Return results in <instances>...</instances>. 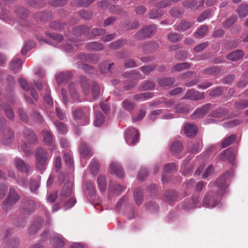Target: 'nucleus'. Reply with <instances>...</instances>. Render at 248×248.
I'll return each mask as SVG.
<instances>
[{
  "label": "nucleus",
  "mask_w": 248,
  "mask_h": 248,
  "mask_svg": "<svg viewBox=\"0 0 248 248\" xmlns=\"http://www.w3.org/2000/svg\"><path fill=\"white\" fill-rule=\"evenodd\" d=\"M223 194H218L216 192H207L204 196L202 200V206L208 208H213L217 206Z\"/></svg>",
  "instance_id": "1"
},
{
  "label": "nucleus",
  "mask_w": 248,
  "mask_h": 248,
  "mask_svg": "<svg viewBox=\"0 0 248 248\" xmlns=\"http://www.w3.org/2000/svg\"><path fill=\"white\" fill-rule=\"evenodd\" d=\"M74 119L78 123L82 125H87L89 124V113L85 108H78L74 111Z\"/></svg>",
  "instance_id": "2"
},
{
  "label": "nucleus",
  "mask_w": 248,
  "mask_h": 248,
  "mask_svg": "<svg viewBox=\"0 0 248 248\" xmlns=\"http://www.w3.org/2000/svg\"><path fill=\"white\" fill-rule=\"evenodd\" d=\"M19 200V196L16 192L13 187H10L8 196L3 202V208L7 211L11 209L12 207Z\"/></svg>",
  "instance_id": "3"
},
{
  "label": "nucleus",
  "mask_w": 248,
  "mask_h": 248,
  "mask_svg": "<svg viewBox=\"0 0 248 248\" xmlns=\"http://www.w3.org/2000/svg\"><path fill=\"white\" fill-rule=\"evenodd\" d=\"M124 137L125 140L128 144L133 145L138 140V131L135 128L129 127L125 131Z\"/></svg>",
  "instance_id": "4"
},
{
  "label": "nucleus",
  "mask_w": 248,
  "mask_h": 248,
  "mask_svg": "<svg viewBox=\"0 0 248 248\" xmlns=\"http://www.w3.org/2000/svg\"><path fill=\"white\" fill-rule=\"evenodd\" d=\"M232 170L226 171L222 175L219 177L216 181V185L217 187L220 188L218 194H223L224 195L227 192L228 184L226 183L227 176L231 173L233 174Z\"/></svg>",
  "instance_id": "5"
},
{
  "label": "nucleus",
  "mask_w": 248,
  "mask_h": 248,
  "mask_svg": "<svg viewBox=\"0 0 248 248\" xmlns=\"http://www.w3.org/2000/svg\"><path fill=\"white\" fill-rule=\"evenodd\" d=\"M79 151L81 154V164L84 167L86 163V160L91 157L93 153L90 148L84 142L81 143Z\"/></svg>",
  "instance_id": "6"
},
{
  "label": "nucleus",
  "mask_w": 248,
  "mask_h": 248,
  "mask_svg": "<svg viewBox=\"0 0 248 248\" xmlns=\"http://www.w3.org/2000/svg\"><path fill=\"white\" fill-rule=\"evenodd\" d=\"M156 30V26L155 25H152L140 30L138 33L136 34V37L138 39L148 37L155 32Z\"/></svg>",
  "instance_id": "7"
},
{
  "label": "nucleus",
  "mask_w": 248,
  "mask_h": 248,
  "mask_svg": "<svg viewBox=\"0 0 248 248\" xmlns=\"http://www.w3.org/2000/svg\"><path fill=\"white\" fill-rule=\"evenodd\" d=\"M235 151L232 148H228L221 153L218 155L219 159L222 161L228 160L232 162L234 159L235 155Z\"/></svg>",
  "instance_id": "8"
},
{
  "label": "nucleus",
  "mask_w": 248,
  "mask_h": 248,
  "mask_svg": "<svg viewBox=\"0 0 248 248\" xmlns=\"http://www.w3.org/2000/svg\"><path fill=\"white\" fill-rule=\"evenodd\" d=\"M72 74L70 72H61L56 74L55 78L57 83L60 85L65 83L71 78Z\"/></svg>",
  "instance_id": "9"
},
{
  "label": "nucleus",
  "mask_w": 248,
  "mask_h": 248,
  "mask_svg": "<svg viewBox=\"0 0 248 248\" xmlns=\"http://www.w3.org/2000/svg\"><path fill=\"white\" fill-rule=\"evenodd\" d=\"M72 182L68 181L66 182L60 192V195L62 198V200H64L66 198L71 196L72 192Z\"/></svg>",
  "instance_id": "10"
},
{
  "label": "nucleus",
  "mask_w": 248,
  "mask_h": 248,
  "mask_svg": "<svg viewBox=\"0 0 248 248\" xmlns=\"http://www.w3.org/2000/svg\"><path fill=\"white\" fill-rule=\"evenodd\" d=\"M185 98L198 100L204 98V94L203 93H200L193 89H189L187 91Z\"/></svg>",
  "instance_id": "11"
},
{
  "label": "nucleus",
  "mask_w": 248,
  "mask_h": 248,
  "mask_svg": "<svg viewBox=\"0 0 248 248\" xmlns=\"http://www.w3.org/2000/svg\"><path fill=\"white\" fill-rule=\"evenodd\" d=\"M15 164L17 169L22 172H28L30 170L29 164L20 158H16L15 160Z\"/></svg>",
  "instance_id": "12"
},
{
  "label": "nucleus",
  "mask_w": 248,
  "mask_h": 248,
  "mask_svg": "<svg viewBox=\"0 0 248 248\" xmlns=\"http://www.w3.org/2000/svg\"><path fill=\"white\" fill-rule=\"evenodd\" d=\"M109 171L110 173L115 174L119 177H122L124 175L121 166L116 162H111L109 167Z\"/></svg>",
  "instance_id": "13"
},
{
  "label": "nucleus",
  "mask_w": 248,
  "mask_h": 248,
  "mask_svg": "<svg viewBox=\"0 0 248 248\" xmlns=\"http://www.w3.org/2000/svg\"><path fill=\"white\" fill-rule=\"evenodd\" d=\"M198 132L197 126L193 124H186L184 126V132L188 137L195 136Z\"/></svg>",
  "instance_id": "14"
},
{
  "label": "nucleus",
  "mask_w": 248,
  "mask_h": 248,
  "mask_svg": "<svg viewBox=\"0 0 248 248\" xmlns=\"http://www.w3.org/2000/svg\"><path fill=\"white\" fill-rule=\"evenodd\" d=\"M24 135L30 143H34L37 141V138L33 132L28 128H25L23 131Z\"/></svg>",
  "instance_id": "15"
},
{
  "label": "nucleus",
  "mask_w": 248,
  "mask_h": 248,
  "mask_svg": "<svg viewBox=\"0 0 248 248\" xmlns=\"http://www.w3.org/2000/svg\"><path fill=\"white\" fill-rule=\"evenodd\" d=\"M191 159V158L187 157L181 167V172L184 175H187L192 170L193 167L191 164H188L187 163Z\"/></svg>",
  "instance_id": "16"
},
{
  "label": "nucleus",
  "mask_w": 248,
  "mask_h": 248,
  "mask_svg": "<svg viewBox=\"0 0 248 248\" xmlns=\"http://www.w3.org/2000/svg\"><path fill=\"white\" fill-rule=\"evenodd\" d=\"M211 105L210 104H206L201 108L197 109L193 114L194 118H202L206 112L210 109Z\"/></svg>",
  "instance_id": "17"
},
{
  "label": "nucleus",
  "mask_w": 248,
  "mask_h": 248,
  "mask_svg": "<svg viewBox=\"0 0 248 248\" xmlns=\"http://www.w3.org/2000/svg\"><path fill=\"white\" fill-rule=\"evenodd\" d=\"M244 55L243 52L241 50H237L229 54L227 57L229 60L237 61L242 58Z\"/></svg>",
  "instance_id": "18"
},
{
  "label": "nucleus",
  "mask_w": 248,
  "mask_h": 248,
  "mask_svg": "<svg viewBox=\"0 0 248 248\" xmlns=\"http://www.w3.org/2000/svg\"><path fill=\"white\" fill-rule=\"evenodd\" d=\"M52 244L56 248H62L64 245L63 237L60 234L55 235L53 239Z\"/></svg>",
  "instance_id": "19"
},
{
  "label": "nucleus",
  "mask_w": 248,
  "mask_h": 248,
  "mask_svg": "<svg viewBox=\"0 0 248 248\" xmlns=\"http://www.w3.org/2000/svg\"><path fill=\"white\" fill-rule=\"evenodd\" d=\"M69 92L71 96L74 101H78L79 100V96L77 93L74 84L70 83L68 85Z\"/></svg>",
  "instance_id": "20"
},
{
  "label": "nucleus",
  "mask_w": 248,
  "mask_h": 248,
  "mask_svg": "<svg viewBox=\"0 0 248 248\" xmlns=\"http://www.w3.org/2000/svg\"><path fill=\"white\" fill-rule=\"evenodd\" d=\"M183 150V146L182 143L179 141L172 142L170 145V150L171 152L176 154L180 153Z\"/></svg>",
  "instance_id": "21"
},
{
  "label": "nucleus",
  "mask_w": 248,
  "mask_h": 248,
  "mask_svg": "<svg viewBox=\"0 0 248 248\" xmlns=\"http://www.w3.org/2000/svg\"><path fill=\"white\" fill-rule=\"evenodd\" d=\"M35 156L36 159L47 160V152L42 148H38L36 149Z\"/></svg>",
  "instance_id": "22"
},
{
  "label": "nucleus",
  "mask_w": 248,
  "mask_h": 248,
  "mask_svg": "<svg viewBox=\"0 0 248 248\" xmlns=\"http://www.w3.org/2000/svg\"><path fill=\"white\" fill-rule=\"evenodd\" d=\"M109 190L113 191L117 195H120L124 191V188L118 184L110 183L109 186Z\"/></svg>",
  "instance_id": "23"
},
{
  "label": "nucleus",
  "mask_w": 248,
  "mask_h": 248,
  "mask_svg": "<svg viewBox=\"0 0 248 248\" xmlns=\"http://www.w3.org/2000/svg\"><path fill=\"white\" fill-rule=\"evenodd\" d=\"M91 94L93 98L96 100L100 96V87L96 83L93 82L92 83V87L91 90Z\"/></svg>",
  "instance_id": "24"
},
{
  "label": "nucleus",
  "mask_w": 248,
  "mask_h": 248,
  "mask_svg": "<svg viewBox=\"0 0 248 248\" xmlns=\"http://www.w3.org/2000/svg\"><path fill=\"white\" fill-rule=\"evenodd\" d=\"M175 112L179 113H186L188 112L189 108L185 104H178L174 107Z\"/></svg>",
  "instance_id": "25"
},
{
  "label": "nucleus",
  "mask_w": 248,
  "mask_h": 248,
  "mask_svg": "<svg viewBox=\"0 0 248 248\" xmlns=\"http://www.w3.org/2000/svg\"><path fill=\"white\" fill-rule=\"evenodd\" d=\"M43 140L46 145H50L52 142V138L51 134L47 130H43L42 132Z\"/></svg>",
  "instance_id": "26"
},
{
  "label": "nucleus",
  "mask_w": 248,
  "mask_h": 248,
  "mask_svg": "<svg viewBox=\"0 0 248 248\" xmlns=\"http://www.w3.org/2000/svg\"><path fill=\"white\" fill-rule=\"evenodd\" d=\"M134 196L135 202L138 205L141 204L143 198V192L140 189H135L134 192Z\"/></svg>",
  "instance_id": "27"
},
{
  "label": "nucleus",
  "mask_w": 248,
  "mask_h": 248,
  "mask_svg": "<svg viewBox=\"0 0 248 248\" xmlns=\"http://www.w3.org/2000/svg\"><path fill=\"white\" fill-rule=\"evenodd\" d=\"M174 82L173 78H162L158 80V84L162 87L169 86L173 84Z\"/></svg>",
  "instance_id": "28"
},
{
  "label": "nucleus",
  "mask_w": 248,
  "mask_h": 248,
  "mask_svg": "<svg viewBox=\"0 0 248 248\" xmlns=\"http://www.w3.org/2000/svg\"><path fill=\"white\" fill-rule=\"evenodd\" d=\"M22 62L20 59H16L10 63V69L14 71H17L21 69Z\"/></svg>",
  "instance_id": "29"
},
{
  "label": "nucleus",
  "mask_w": 248,
  "mask_h": 248,
  "mask_svg": "<svg viewBox=\"0 0 248 248\" xmlns=\"http://www.w3.org/2000/svg\"><path fill=\"white\" fill-rule=\"evenodd\" d=\"M104 122V117L100 112H96L95 118L93 122L94 125L96 127L100 126Z\"/></svg>",
  "instance_id": "30"
},
{
  "label": "nucleus",
  "mask_w": 248,
  "mask_h": 248,
  "mask_svg": "<svg viewBox=\"0 0 248 248\" xmlns=\"http://www.w3.org/2000/svg\"><path fill=\"white\" fill-rule=\"evenodd\" d=\"M40 180V176L37 177L36 178L32 179L31 180L30 187L31 191H35L39 187Z\"/></svg>",
  "instance_id": "31"
},
{
  "label": "nucleus",
  "mask_w": 248,
  "mask_h": 248,
  "mask_svg": "<svg viewBox=\"0 0 248 248\" xmlns=\"http://www.w3.org/2000/svg\"><path fill=\"white\" fill-rule=\"evenodd\" d=\"M87 47L89 49L99 50L104 48L103 45L99 42H93L87 45Z\"/></svg>",
  "instance_id": "32"
},
{
  "label": "nucleus",
  "mask_w": 248,
  "mask_h": 248,
  "mask_svg": "<svg viewBox=\"0 0 248 248\" xmlns=\"http://www.w3.org/2000/svg\"><path fill=\"white\" fill-rule=\"evenodd\" d=\"M89 168L93 174L95 175L97 174L99 170L98 162L94 159H93L90 165Z\"/></svg>",
  "instance_id": "33"
},
{
  "label": "nucleus",
  "mask_w": 248,
  "mask_h": 248,
  "mask_svg": "<svg viewBox=\"0 0 248 248\" xmlns=\"http://www.w3.org/2000/svg\"><path fill=\"white\" fill-rule=\"evenodd\" d=\"M226 115V112L222 108H218L217 109L214 110L211 113L212 117L217 118H224Z\"/></svg>",
  "instance_id": "34"
},
{
  "label": "nucleus",
  "mask_w": 248,
  "mask_h": 248,
  "mask_svg": "<svg viewBox=\"0 0 248 248\" xmlns=\"http://www.w3.org/2000/svg\"><path fill=\"white\" fill-rule=\"evenodd\" d=\"M236 139L235 135H232L223 140L221 143V147L225 148L231 144Z\"/></svg>",
  "instance_id": "35"
},
{
  "label": "nucleus",
  "mask_w": 248,
  "mask_h": 248,
  "mask_svg": "<svg viewBox=\"0 0 248 248\" xmlns=\"http://www.w3.org/2000/svg\"><path fill=\"white\" fill-rule=\"evenodd\" d=\"M123 107L124 109L131 111L135 108V104L132 101L125 99L123 102Z\"/></svg>",
  "instance_id": "36"
},
{
  "label": "nucleus",
  "mask_w": 248,
  "mask_h": 248,
  "mask_svg": "<svg viewBox=\"0 0 248 248\" xmlns=\"http://www.w3.org/2000/svg\"><path fill=\"white\" fill-rule=\"evenodd\" d=\"M47 160L36 159V166L40 170H44L47 165Z\"/></svg>",
  "instance_id": "37"
},
{
  "label": "nucleus",
  "mask_w": 248,
  "mask_h": 248,
  "mask_svg": "<svg viewBox=\"0 0 248 248\" xmlns=\"http://www.w3.org/2000/svg\"><path fill=\"white\" fill-rule=\"evenodd\" d=\"M55 124L59 133L63 134L67 132V128L64 124L58 121L55 122Z\"/></svg>",
  "instance_id": "38"
},
{
  "label": "nucleus",
  "mask_w": 248,
  "mask_h": 248,
  "mask_svg": "<svg viewBox=\"0 0 248 248\" xmlns=\"http://www.w3.org/2000/svg\"><path fill=\"white\" fill-rule=\"evenodd\" d=\"M97 183L100 190L104 192L106 188V180L104 176H100L97 179Z\"/></svg>",
  "instance_id": "39"
},
{
  "label": "nucleus",
  "mask_w": 248,
  "mask_h": 248,
  "mask_svg": "<svg viewBox=\"0 0 248 248\" xmlns=\"http://www.w3.org/2000/svg\"><path fill=\"white\" fill-rule=\"evenodd\" d=\"M162 11L160 9L155 8L152 9L150 13V17L152 19H155L158 18L162 16Z\"/></svg>",
  "instance_id": "40"
},
{
  "label": "nucleus",
  "mask_w": 248,
  "mask_h": 248,
  "mask_svg": "<svg viewBox=\"0 0 248 248\" xmlns=\"http://www.w3.org/2000/svg\"><path fill=\"white\" fill-rule=\"evenodd\" d=\"M207 26H203L200 28L195 33L194 35L196 38H202L204 36L207 31Z\"/></svg>",
  "instance_id": "41"
},
{
  "label": "nucleus",
  "mask_w": 248,
  "mask_h": 248,
  "mask_svg": "<svg viewBox=\"0 0 248 248\" xmlns=\"http://www.w3.org/2000/svg\"><path fill=\"white\" fill-rule=\"evenodd\" d=\"M34 46L33 42L29 41L27 42L24 45V47L21 49V53L22 55H25L27 54L28 51Z\"/></svg>",
  "instance_id": "42"
},
{
  "label": "nucleus",
  "mask_w": 248,
  "mask_h": 248,
  "mask_svg": "<svg viewBox=\"0 0 248 248\" xmlns=\"http://www.w3.org/2000/svg\"><path fill=\"white\" fill-rule=\"evenodd\" d=\"M220 70L217 67H213L204 70V74L208 75H216L219 74Z\"/></svg>",
  "instance_id": "43"
},
{
  "label": "nucleus",
  "mask_w": 248,
  "mask_h": 248,
  "mask_svg": "<svg viewBox=\"0 0 248 248\" xmlns=\"http://www.w3.org/2000/svg\"><path fill=\"white\" fill-rule=\"evenodd\" d=\"M21 148L26 156H29L32 153L30 145L25 142L22 143Z\"/></svg>",
  "instance_id": "44"
},
{
  "label": "nucleus",
  "mask_w": 248,
  "mask_h": 248,
  "mask_svg": "<svg viewBox=\"0 0 248 248\" xmlns=\"http://www.w3.org/2000/svg\"><path fill=\"white\" fill-rule=\"evenodd\" d=\"M151 97H152V94L151 93H139V94L134 95V99L135 100H137V101H142L146 98H150Z\"/></svg>",
  "instance_id": "45"
},
{
  "label": "nucleus",
  "mask_w": 248,
  "mask_h": 248,
  "mask_svg": "<svg viewBox=\"0 0 248 248\" xmlns=\"http://www.w3.org/2000/svg\"><path fill=\"white\" fill-rule=\"evenodd\" d=\"M50 39L52 40V43L50 44L52 45H54V44L60 43L62 40V36L60 35H54L51 33L48 34L47 35Z\"/></svg>",
  "instance_id": "46"
},
{
  "label": "nucleus",
  "mask_w": 248,
  "mask_h": 248,
  "mask_svg": "<svg viewBox=\"0 0 248 248\" xmlns=\"http://www.w3.org/2000/svg\"><path fill=\"white\" fill-rule=\"evenodd\" d=\"M248 107V99L242 100L235 103V108L237 109H242Z\"/></svg>",
  "instance_id": "47"
},
{
  "label": "nucleus",
  "mask_w": 248,
  "mask_h": 248,
  "mask_svg": "<svg viewBox=\"0 0 248 248\" xmlns=\"http://www.w3.org/2000/svg\"><path fill=\"white\" fill-rule=\"evenodd\" d=\"M4 109L7 118L10 120H13L14 118V115L11 108L7 105H5Z\"/></svg>",
  "instance_id": "48"
},
{
  "label": "nucleus",
  "mask_w": 248,
  "mask_h": 248,
  "mask_svg": "<svg viewBox=\"0 0 248 248\" xmlns=\"http://www.w3.org/2000/svg\"><path fill=\"white\" fill-rule=\"evenodd\" d=\"M76 202V200L73 198H71L65 202L63 207L65 210H67L72 208Z\"/></svg>",
  "instance_id": "49"
},
{
  "label": "nucleus",
  "mask_w": 248,
  "mask_h": 248,
  "mask_svg": "<svg viewBox=\"0 0 248 248\" xmlns=\"http://www.w3.org/2000/svg\"><path fill=\"white\" fill-rule=\"evenodd\" d=\"M14 138V135L12 131L8 132V135L7 137H5L2 140V143L7 145H9L11 144Z\"/></svg>",
  "instance_id": "50"
},
{
  "label": "nucleus",
  "mask_w": 248,
  "mask_h": 248,
  "mask_svg": "<svg viewBox=\"0 0 248 248\" xmlns=\"http://www.w3.org/2000/svg\"><path fill=\"white\" fill-rule=\"evenodd\" d=\"M155 87V84L152 81H146L141 86V89L142 90H148L154 89Z\"/></svg>",
  "instance_id": "51"
},
{
  "label": "nucleus",
  "mask_w": 248,
  "mask_h": 248,
  "mask_svg": "<svg viewBox=\"0 0 248 248\" xmlns=\"http://www.w3.org/2000/svg\"><path fill=\"white\" fill-rule=\"evenodd\" d=\"M64 159L68 166L72 167L73 166V160L69 153H65L64 154Z\"/></svg>",
  "instance_id": "52"
},
{
  "label": "nucleus",
  "mask_w": 248,
  "mask_h": 248,
  "mask_svg": "<svg viewBox=\"0 0 248 248\" xmlns=\"http://www.w3.org/2000/svg\"><path fill=\"white\" fill-rule=\"evenodd\" d=\"M86 187V193L89 195H93L94 193V187L91 182H86L85 184Z\"/></svg>",
  "instance_id": "53"
},
{
  "label": "nucleus",
  "mask_w": 248,
  "mask_h": 248,
  "mask_svg": "<svg viewBox=\"0 0 248 248\" xmlns=\"http://www.w3.org/2000/svg\"><path fill=\"white\" fill-rule=\"evenodd\" d=\"M191 27V24L187 21H182L177 27L179 31H185Z\"/></svg>",
  "instance_id": "54"
},
{
  "label": "nucleus",
  "mask_w": 248,
  "mask_h": 248,
  "mask_svg": "<svg viewBox=\"0 0 248 248\" xmlns=\"http://www.w3.org/2000/svg\"><path fill=\"white\" fill-rule=\"evenodd\" d=\"M189 67V65L187 62L180 63L175 65L173 66V69L175 71H180L185 69Z\"/></svg>",
  "instance_id": "55"
},
{
  "label": "nucleus",
  "mask_w": 248,
  "mask_h": 248,
  "mask_svg": "<svg viewBox=\"0 0 248 248\" xmlns=\"http://www.w3.org/2000/svg\"><path fill=\"white\" fill-rule=\"evenodd\" d=\"M248 12V7L247 5H242L240 7L238 13L240 17H245Z\"/></svg>",
  "instance_id": "56"
},
{
  "label": "nucleus",
  "mask_w": 248,
  "mask_h": 248,
  "mask_svg": "<svg viewBox=\"0 0 248 248\" xmlns=\"http://www.w3.org/2000/svg\"><path fill=\"white\" fill-rule=\"evenodd\" d=\"M176 170V166L174 163H169L165 164L164 166V170L168 173L171 172Z\"/></svg>",
  "instance_id": "57"
},
{
  "label": "nucleus",
  "mask_w": 248,
  "mask_h": 248,
  "mask_svg": "<svg viewBox=\"0 0 248 248\" xmlns=\"http://www.w3.org/2000/svg\"><path fill=\"white\" fill-rule=\"evenodd\" d=\"M147 171L146 169L142 168L140 171L138 175V179L143 181L145 179L146 176L147 175Z\"/></svg>",
  "instance_id": "58"
},
{
  "label": "nucleus",
  "mask_w": 248,
  "mask_h": 248,
  "mask_svg": "<svg viewBox=\"0 0 248 248\" xmlns=\"http://www.w3.org/2000/svg\"><path fill=\"white\" fill-rule=\"evenodd\" d=\"M241 121L238 120H233L228 123H224L223 125L225 127H231L238 125Z\"/></svg>",
  "instance_id": "59"
},
{
  "label": "nucleus",
  "mask_w": 248,
  "mask_h": 248,
  "mask_svg": "<svg viewBox=\"0 0 248 248\" xmlns=\"http://www.w3.org/2000/svg\"><path fill=\"white\" fill-rule=\"evenodd\" d=\"M50 90L47 89L46 94L44 96V100L50 106H53L52 99L50 96Z\"/></svg>",
  "instance_id": "60"
},
{
  "label": "nucleus",
  "mask_w": 248,
  "mask_h": 248,
  "mask_svg": "<svg viewBox=\"0 0 248 248\" xmlns=\"http://www.w3.org/2000/svg\"><path fill=\"white\" fill-rule=\"evenodd\" d=\"M210 13H211V12L209 10H206L205 11L203 12L199 16V17L198 18V21L199 22H202V21L204 20L208 17L209 15L210 14Z\"/></svg>",
  "instance_id": "61"
},
{
  "label": "nucleus",
  "mask_w": 248,
  "mask_h": 248,
  "mask_svg": "<svg viewBox=\"0 0 248 248\" xmlns=\"http://www.w3.org/2000/svg\"><path fill=\"white\" fill-rule=\"evenodd\" d=\"M105 31L102 29H94L92 31V36L94 37L104 34Z\"/></svg>",
  "instance_id": "62"
},
{
  "label": "nucleus",
  "mask_w": 248,
  "mask_h": 248,
  "mask_svg": "<svg viewBox=\"0 0 248 248\" xmlns=\"http://www.w3.org/2000/svg\"><path fill=\"white\" fill-rule=\"evenodd\" d=\"M19 82L23 89L26 91H28L30 88L28 85L27 81L23 78H20L19 79Z\"/></svg>",
  "instance_id": "63"
},
{
  "label": "nucleus",
  "mask_w": 248,
  "mask_h": 248,
  "mask_svg": "<svg viewBox=\"0 0 248 248\" xmlns=\"http://www.w3.org/2000/svg\"><path fill=\"white\" fill-rule=\"evenodd\" d=\"M170 40L172 42H177L181 39V37L177 33H170L168 35Z\"/></svg>",
  "instance_id": "64"
}]
</instances>
